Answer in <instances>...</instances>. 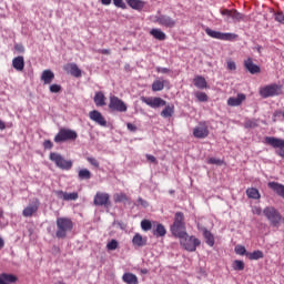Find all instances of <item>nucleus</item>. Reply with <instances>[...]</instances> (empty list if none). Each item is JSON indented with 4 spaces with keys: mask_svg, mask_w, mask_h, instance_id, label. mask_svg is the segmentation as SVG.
I'll use <instances>...</instances> for the list:
<instances>
[{
    "mask_svg": "<svg viewBox=\"0 0 284 284\" xmlns=\"http://www.w3.org/2000/svg\"><path fill=\"white\" fill-rule=\"evenodd\" d=\"M171 233L176 239H183V236L187 235V231H185V215L182 212L175 213Z\"/></svg>",
    "mask_w": 284,
    "mask_h": 284,
    "instance_id": "f257e3e1",
    "label": "nucleus"
},
{
    "mask_svg": "<svg viewBox=\"0 0 284 284\" xmlns=\"http://www.w3.org/2000/svg\"><path fill=\"white\" fill-rule=\"evenodd\" d=\"M263 214L267 219L268 223H271L272 227H281L284 223V216L281 215V212H278L274 206H266L263 210Z\"/></svg>",
    "mask_w": 284,
    "mask_h": 284,
    "instance_id": "f03ea898",
    "label": "nucleus"
},
{
    "mask_svg": "<svg viewBox=\"0 0 284 284\" xmlns=\"http://www.w3.org/2000/svg\"><path fill=\"white\" fill-rule=\"evenodd\" d=\"M72 227V220L68 217L57 219V239H65L68 236V231Z\"/></svg>",
    "mask_w": 284,
    "mask_h": 284,
    "instance_id": "7ed1b4c3",
    "label": "nucleus"
},
{
    "mask_svg": "<svg viewBox=\"0 0 284 284\" xmlns=\"http://www.w3.org/2000/svg\"><path fill=\"white\" fill-rule=\"evenodd\" d=\"M180 245H182L186 252H196V247L201 245V240L195 236H190L186 233V235L180 237Z\"/></svg>",
    "mask_w": 284,
    "mask_h": 284,
    "instance_id": "20e7f679",
    "label": "nucleus"
},
{
    "mask_svg": "<svg viewBox=\"0 0 284 284\" xmlns=\"http://www.w3.org/2000/svg\"><path fill=\"white\" fill-rule=\"evenodd\" d=\"M265 145H270L271 148H274L276 151L277 156H281L284 159V140L281 138H274V136H266L264 138Z\"/></svg>",
    "mask_w": 284,
    "mask_h": 284,
    "instance_id": "39448f33",
    "label": "nucleus"
},
{
    "mask_svg": "<svg viewBox=\"0 0 284 284\" xmlns=\"http://www.w3.org/2000/svg\"><path fill=\"white\" fill-rule=\"evenodd\" d=\"M205 33L207 37H211V39H219L220 41H236V39H239V34L236 33H223L210 28L205 29Z\"/></svg>",
    "mask_w": 284,
    "mask_h": 284,
    "instance_id": "423d86ee",
    "label": "nucleus"
},
{
    "mask_svg": "<svg viewBox=\"0 0 284 284\" xmlns=\"http://www.w3.org/2000/svg\"><path fill=\"white\" fill-rule=\"evenodd\" d=\"M109 110L111 112H128V104L116 95L109 98Z\"/></svg>",
    "mask_w": 284,
    "mask_h": 284,
    "instance_id": "0eeeda50",
    "label": "nucleus"
},
{
    "mask_svg": "<svg viewBox=\"0 0 284 284\" xmlns=\"http://www.w3.org/2000/svg\"><path fill=\"white\" fill-rule=\"evenodd\" d=\"M260 93L264 99L270 97H278L280 94H283V87L278 84L266 85L261 89Z\"/></svg>",
    "mask_w": 284,
    "mask_h": 284,
    "instance_id": "6e6552de",
    "label": "nucleus"
},
{
    "mask_svg": "<svg viewBox=\"0 0 284 284\" xmlns=\"http://www.w3.org/2000/svg\"><path fill=\"white\" fill-rule=\"evenodd\" d=\"M222 17H226L225 21L226 23H230V20H232L233 23H239V21H243L245 19V16L237 10H229V9H222L221 11Z\"/></svg>",
    "mask_w": 284,
    "mask_h": 284,
    "instance_id": "1a4fd4ad",
    "label": "nucleus"
},
{
    "mask_svg": "<svg viewBox=\"0 0 284 284\" xmlns=\"http://www.w3.org/2000/svg\"><path fill=\"white\" fill-rule=\"evenodd\" d=\"M49 159L55 163L57 168H60V170H70L72 168V161L64 160L59 153H50Z\"/></svg>",
    "mask_w": 284,
    "mask_h": 284,
    "instance_id": "9d476101",
    "label": "nucleus"
},
{
    "mask_svg": "<svg viewBox=\"0 0 284 284\" xmlns=\"http://www.w3.org/2000/svg\"><path fill=\"white\" fill-rule=\"evenodd\" d=\"M93 204L98 207H110V194L103 192H97L93 199Z\"/></svg>",
    "mask_w": 284,
    "mask_h": 284,
    "instance_id": "9b49d317",
    "label": "nucleus"
},
{
    "mask_svg": "<svg viewBox=\"0 0 284 284\" xmlns=\"http://www.w3.org/2000/svg\"><path fill=\"white\" fill-rule=\"evenodd\" d=\"M153 23H159V26H162L163 28H174L176 26V20L168 14H159L155 16Z\"/></svg>",
    "mask_w": 284,
    "mask_h": 284,
    "instance_id": "f8f14e48",
    "label": "nucleus"
},
{
    "mask_svg": "<svg viewBox=\"0 0 284 284\" xmlns=\"http://www.w3.org/2000/svg\"><path fill=\"white\" fill-rule=\"evenodd\" d=\"M142 103H145L149 105V108H153L156 110V108H163V105H166L168 102L161 98H152V97H141Z\"/></svg>",
    "mask_w": 284,
    "mask_h": 284,
    "instance_id": "ddd939ff",
    "label": "nucleus"
},
{
    "mask_svg": "<svg viewBox=\"0 0 284 284\" xmlns=\"http://www.w3.org/2000/svg\"><path fill=\"white\" fill-rule=\"evenodd\" d=\"M193 136L195 139H207L210 136V130L207 129V124L200 123L197 126L193 129Z\"/></svg>",
    "mask_w": 284,
    "mask_h": 284,
    "instance_id": "4468645a",
    "label": "nucleus"
},
{
    "mask_svg": "<svg viewBox=\"0 0 284 284\" xmlns=\"http://www.w3.org/2000/svg\"><path fill=\"white\" fill-rule=\"evenodd\" d=\"M39 205H40L39 199H36L33 201V203L29 204L28 206H26L23 209L22 215L26 219H30V216H34V214H37V212H39Z\"/></svg>",
    "mask_w": 284,
    "mask_h": 284,
    "instance_id": "2eb2a0df",
    "label": "nucleus"
},
{
    "mask_svg": "<svg viewBox=\"0 0 284 284\" xmlns=\"http://www.w3.org/2000/svg\"><path fill=\"white\" fill-rule=\"evenodd\" d=\"M89 119L91 121H94V123H98V125H101L102 128H105V125H108V121L98 110L90 111Z\"/></svg>",
    "mask_w": 284,
    "mask_h": 284,
    "instance_id": "dca6fc26",
    "label": "nucleus"
},
{
    "mask_svg": "<svg viewBox=\"0 0 284 284\" xmlns=\"http://www.w3.org/2000/svg\"><path fill=\"white\" fill-rule=\"evenodd\" d=\"M72 139V130L60 129L58 134L54 136V143H63Z\"/></svg>",
    "mask_w": 284,
    "mask_h": 284,
    "instance_id": "f3484780",
    "label": "nucleus"
},
{
    "mask_svg": "<svg viewBox=\"0 0 284 284\" xmlns=\"http://www.w3.org/2000/svg\"><path fill=\"white\" fill-rule=\"evenodd\" d=\"M12 68H14L17 72H23V69L26 68V60L23 59L22 55L13 58Z\"/></svg>",
    "mask_w": 284,
    "mask_h": 284,
    "instance_id": "a211bd4d",
    "label": "nucleus"
},
{
    "mask_svg": "<svg viewBox=\"0 0 284 284\" xmlns=\"http://www.w3.org/2000/svg\"><path fill=\"white\" fill-rule=\"evenodd\" d=\"M132 243L134 247H145L148 245V237H143V235L136 233L132 239Z\"/></svg>",
    "mask_w": 284,
    "mask_h": 284,
    "instance_id": "6ab92c4d",
    "label": "nucleus"
},
{
    "mask_svg": "<svg viewBox=\"0 0 284 284\" xmlns=\"http://www.w3.org/2000/svg\"><path fill=\"white\" fill-rule=\"evenodd\" d=\"M244 68H246L251 74H258V72H261V68L254 64L252 58L244 61Z\"/></svg>",
    "mask_w": 284,
    "mask_h": 284,
    "instance_id": "aec40b11",
    "label": "nucleus"
},
{
    "mask_svg": "<svg viewBox=\"0 0 284 284\" xmlns=\"http://www.w3.org/2000/svg\"><path fill=\"white\" fill-rule=\"evenodd\" d=\"M19 278L14 274L1 273L0 274V284H11L17 283Z\"/></svg>",
    "mask_w": 284,
    "mask_h": 284,
    "instance_id": "412c9836",
    "label": "nucleus"
},
{
    "mask_svg": "<svg viewBox=\"0 0 284 284\" xmlns=\"http://www.w3.org/2000/svg\"><path fill=\"white\" fill-rule=\"evenodd\" d=\"M41 81H43L44 85H50L54 81V72L50 69L44 70L41 74Z\"/></svg>",
    "mask_w": 284,
    "mask_h": 284,
    "instance_id": "4be33fe9",
    "label": "nucleus"
},
{
    "mask_svg": "<svg viewBox=\"0 0 284 284\" xmlns=\"http://www.w3.org/2000/svg\"><path fill=\"white\" fill-rule=\"evenodd\" d=\"M246 97L243 93H239L236 98H229L227 105H231L232 108H236L237 105H241L243 101H245Z\"/></svg>",
    "mask_w": 284,
    "mask_h": 284,
    "instance_id": "5701e85b",
    "label": "nucleus"
},
{
    "mask_svg": "<svg viewBox=\"0 0 284 284\" xmlns=\"http://www.w3.org/2000/svg\"><path fill=\"white\" fill-rule=\"evenodd\" d=\"M268 187L273 190V192H276L278 196H282L284 199V185L280 184L278 182H268Z\"/></svg>",
    "mask_w": 284,
    "mask_h": 284,
    "instance_id": "b1692460",
    "label": "nucleus"
},
{
    "mask_svg": "<svg viewBox=\"0 0 284 284\" xmlns=\"http://www.w3.org/2000/svg\"><path fill=\"white\" fill-rule=\"evenodd\" d=\"M128 6L132 8V10L141 11L143 8H145V1L142 0H125Z\"/></svg>",
    "mask_w": 284,
    "mask_h": 284,
    "instance_id": "393cba45",
    "label": "nucleus"
},
{
    "mask_svg": "<svg viewBox=\"0 0 284 284\" xmlns=\"http://www.w3.org/2000/svg\"><path fill=\"white\" fill-rule=\"evenodd\" d=\"M200 230L202 231L206 244H209L210 247H214V235L212 234V232L207 231L205 227H202Z\"/></svg>",
    "mask_w": 284,
    "mask_h": 284,
    "instance_id": "a878e982",
    "label": "nucleus"
},
{
    "mask_svg": "<svg viewBox=\"0 0 284 284\" xmlns=\"http://www.w3.org/2000/svg\"><path fill=\"white\" fill-rule=\"evenodd\" d=\"M105 94H103V92H97L94 98H93V101L97 105V108H103V105H105Z\"/></svg>",
    "mask_w": 284,
    "mask_h": 284,
    "instance_id": "bb28decb",
    "label": "nucleus"
},
{
    "mask_svg": "<svg viewBox=\"0 0 284 284\" xmlns=\"http://www.w3.org/2000/svg\"><path fill=\"white\" fill-rule=\"evenodd\" d=\"M150 34L158 41H165V39H168V36L165 34V32H163L161 29H152L150 31Z\"/></svg>",
    "mask_w": 284,
    "mask_h": 284,
    "instance_id": "cd10ccee",
    "label": "nucleus"
},
{
    "mask_svg": "<svg viewBox=\"0 0 284 284\" xmlns=\"http://www.w3.org/2000/svg\"><path fill=\"white\" fill-rule=\"evenodd\" d=\"M193 83L199 90H205V88H207V81L201 75L195 77Z\"/></svg>",
    "mask_w": 284,
    "mask_h": 284,
    "instance_id": "c85d7f7f",
    "label": "nucleus"
},
{
    "mask_svg": "<svg viewBox=\"0 0 284 284\" xmlns=\"http://www.w3.org/2000/svg\"><path fill=\"white\" fill-rule=\"evenodd\" d=\"M122 281L126 284H139V277L132 273H124Z\"/></svg>",
    "mask_w": 284,
    "mask_h": 284,
    "instance_id": "c756f323",
    "label": "nucleus"
},
{
    "mask_svg": "<svg viewBox=\"0 0 284 284\" xmlns=\"http://www.w3.org/2000/svg\"><path fill=\"white\" fill-rule=\"evenodd\" d=\"M80 181H90L92 179V172L88 169H81L78 173Z\"/></svg>",
    "mask_w": 284,
    "mask_h": 284,
    "instance_id": "7c9ffc66",
    "label": "nucleus"
},
{
    "mask_svg": "<svg viewBox=\"0 0 284 284\" xmlns=\"http://www.w3.org/2000/svg\"><path fill=\"white\" fill-rule=\"evenodd\" d=\"M165 88V81L164 80H155L152 84V91L153 92H161Z\"/></svg>",
    "mask_w": 284,
    "mask_h": 284,
    "instance_id": "2f4dec72",
    "label": "nucleus"
},
{
    "mask_svg": "<svg viewBox=\"0 0 284 284\" xmlns=\"http://www.w3.org/2000/svg\"><path fill=\"white\" fill-rule=\"evenodd\" d=\"M246 195L248 196V199H254V200L261 199V193L254 187L247 189Z\"/></svg>",
    "mask_w": 284,
    "mask_h": 284,
    "instance_id": "473e14b6",
    "label": "nucleus"
},
{
    "mask_svg": "<svg viewBox=\"0 0 284 284\" xmlns=\"http://www.w3.org/2000/svg\"><path fill=\"white\" fill-rule=\"evenodd\" d=\"M154 236H165L168 234V230L163 224H158L155 231L153 232Z\"/></svg>",
    "mask_w": 284,
    "mask_h": 284,
    "instance_id": "72a5a7b5",
    "label": "nucleus"
},
{
    "mask_svg": "<svg viewBox=\"0 0 284 284\" xmlns=\"http://www.w3.org/2000/svg\"><path fill=\"white\" fill-rule=\"evenodd\" d=\"M172 114H174V106H170L166 105L163 111L161 112V116H163V119H170V116H172Z\"/></svg>",
    "mask_w": 284,
    "mask_h": 284,
    "instance_id": "f704fd0d",
    "label": "nucleus"
},
{
    "mask_svg": "<svg viewBox=\"0 0 284 284\" xmlns=\"http://www.w3.org/2000/svg\"><path fill=\"white\" fill-rule=\"evenodd\" d=\"M246 256L250 261H258V258H263V253L261 251H254L253 253H246Z\"/></svg>",
    "mask_w": 284,
    "mask_h": 284,
    "instance_id": "c9c22d12",
    "label": "nucleus"
},
{
    "mask_svg": "<svg viewBox=\"0 0 284 284\" xmlns=\"http://www.w3.org/2000/svg\"><path fill=\"white\" fill-rule=\"evenodd\" d=\"M233 270H235L237 272H243V270H245V262H243L241 260H235L233 262Z\"/></svg>",
    "mask_w": 284,
    "mask_h": 284,
    "instance_id": "e433bc0d",
    "label": "nucleus"
},
{
    "mask_svg": "<svg viewBox=\"0 0 284 284\" xmlns=\"http://www.w3.org/2000/svg\"><path fill=\"white\" fill-rule=\"evenodd\" d=\"M57 196H58V199H62L63 201H72V193L57 191Z\"/></svg>",
    "mask_w": 284,
    "mask_h": 284,
    "instance_id": "4c0bfd02",
    "label": "nucleus"
},
{
    "mask_svg": "<svg viewBox=\"0 0 284 284\" xmlns=\"http://www.w3.org/2000/svg\"><path fill=\"white\" fill-rule=\"evenodd\" d=\"M118 248H119V241L111 240L110 242H108L106 250H109V252H114V250H118Z\"/></svg>",
    "mask_w": 284,
    "mask_h": 284,
    "instance_id": "58836bf2",
    "label": "nucleus"
},
{
    "mask_svg": "<svg viewBox=\"0 0 284 284\" xmlns=\"http://www.w3.org/2000/svg\"><path fill=\"white\" fill-rule=\"evenodd\" d=\"M113 199L115 203H123V201H128V195L125 193H116Z\"/></svg>",
    "mask_w": 284,
    "mask_h": 284,
    "instance_id": "ea45409f",
    "label": "nucleus"
},
{
    "mask_svg": "<svg viewBox=\"0 0 284 284\" xmlns=\"http://www.w3.org/2000/svg\"><path fill=\"white\" fill-rule=\"evenodd\" d=\"M141 227L143 232H150V230H152V222L150 220H142Z\"/></svg>",
    "mask_w": 284,
    "mask_h": 284,
    "instance_id": "a19ab883",
    "label": "nucleus"
},
{
    "mask_svg": "<svg viewBox=\"0 0 284 284\" xmlns=\"http://www.w3.org/2000/svg\"><path fill=\"white\" fill-rule=\"evenodd\" d=\"M195 97H196V99H197V101H200L201 103H205V102H207V94L205 93V92H196L195 93Z\"/></svg>",
    "mask_w": 284,
    "mask_h": 284,
    "instance_id": "79ce46f5",
    "label": "nucleus"
},
{
    "mask_svg": "<svg viewBox=\"0 0 284 284\" xmlns=\"http://www.w3.org/2000/svg\"><path fill=\"white\" fill-rule=\"evenodd\" d=\"M82 71L79 69L77 64H72V77H75L77 79L81 78Z\"/></svg>",
    "mask_w": 284,
    "mask_h": 284,
    "instance_id": "37998d69",
    "label": "nucleus"
},
{
    "mask_svg": "<svg viewBox=\"0 0 284 284\" xmlns=\"http://www.w3.org/2000/svg\"><path fill=\"white\" fill-rule=\"evenodd\" d=\"M235 253H237L240 256H245V254H247V250H245V246L243 245H236Z\"/></svg>",
    "mask_w": 284,
    "mask_h": 284,
    "instance_id": "c03bdc74",
    "label": "nucleus"
},
{
    "mask_svg": "<svg viewBox=\"0 0 284 284\" xmlns=\"http://www.w3.org/2000/svg\"><path fill=\"white\" fill-rule=\"evenodd\" d=\"M113 4L115 6V8H121L122 10L128 9V4H125L123 0H113Z\"/></svg>",
    "mask_w": 284,
    "mask_h": 284,
    "instance_id": "a18cd8bd",
    "label": "nucleus"
},
{
    "mask_svg": "<svg viewBox=\"0 0 284 284\" xmlns=\"http://www.w3.org/2000/svg\"><path fill=\"white\" fill-rule=\"evenodd\" d=\"M274 17H275V21H277V23L284 24V13L282 11L275 12Z\"/></svg>",
    "mask_w": 284,
    "mask_h": 284,
    "instance_id": "49530a36",
    "label": "nucleus"
},
{
    "mask_svg": "<svg viewBox=\"0 0 284 284\" xmlns=\"http://www.w3.org/2000/svg\"><path fill=\"white\" fill-rule=\"evenodd\" d=\"M49 90H50V92L52 94H57L58 92H61V85H59V84H51Z\"/></svg>",
    "mask_w": 284,
    "mask_h": 284,
    "instance_id": "de8ad7c7",
    "label": "nucleus"
},
{
    "mask_svg": "<svg viewBox=\"0 0 284 284\" xmlns=\"http://www.w3.org/2000/svg\"><path fill=\"white\" fill-rule=\"evenodd\" d=\"M87 161L93 165V168H99L100 163L99 160H97L95 158H87Z\"/></svg>",
    "mask_w": 284,
    "mask_h": 284,
    "instance_id": "09e8293b",
    "label": "nucleus"
},
{
    "mask_svg": "<svg viewBox=\"0 0 284 284\" xmlns=\"http://www.w3.org/2000/svg\"><path fill=\"white\" fill-rule=\"evenodd\" d=\"M226 65H227V70H230L231 72L236 70V62L232 61V60H229L226 62Z\"/></svg>",
    "mask_w": 284,
    "mask_h": 284,
    "instance_id": "8fccbe9b",
    "label": "nucleus"
},
{
    "mask_svg": "<svg viewBox=\"0 0 284 284\" xmlns=\"http://www.w3.org/2000/svg\"><path fill=\"white\" fill-rule=\"evenodd\" d=\"M43 148H44V150H52V148H54V144L52 143V141L45 140L43 142Z\"/></svg>",
    "mask_w": 284,
    "mask_h": 284,
    "instance_id": "3c124183",
    "label": "nucleus"
},
{
    "mask_svg": "<svg viewBox=\"0 0 284 284\" xmlns=\"http://www.w3.org/2000/svg\"><path fill=\"white\" fill-rule=\"evenodd\" d=\"M252 212L257 216H261V214H263V210H261V206H253Z\"/></svg>",
    "mask_w": 284,
    "mask_h": 284,
    "instance_id": "603ef678",
    "label": "nucleus"
},
{
    "mask_svg": "<svg viewBox=\"0 0 284 284\" xmlns=\"http://www.w3.org/2000/svg\"><path fill=\"white\" fill-rule=\"evenodd\" d=\"M209 163L211 165H221V160L220 159H215V158H211V159H209Z\"/></svg>",
    "mask_w": 284,
    "mask_h": 284,
    "instance_id": "864d4df0",
    "label": "nucleus"
},
{
    "mask_svg": "<svg viewBox=\"0 0 284 284\" xmlns=\"http://www.w3.org/2000/svg\"><path fill=\"white\" fill-rule=\"evenodd\" d=\"M156 72H160L161 74H169L170 69H168V68H162V67H158V68H156Z\"/></svg>",
    "mask_w": 284,
    "mask_h": 284,
    "instance_id": "5fc2aeb1",
    "label": "nucleus"
},
{
    "mask_svg": "<svg viewBox=\"0 0 284 284\" xmlns=\"http://www.w3.org/2000/svg\"><path fill=\"white\" fill-rule=\"evenodd\" d=\"M246 128H256V122L252 121V120H247L245 122Z\"/></svg>",
    "mask_w": 284,
    "mask_h": 284,
    "instance_id": "6e6d98bb",
    "label": "nucleus"
},
{
    "mask_svg": "<svg viewBox=\"0 0 284 284\" xmlns=\"http://www.w3.org/2000/svg\"><path fill=\"white\" fill-rule=\"evenodd\" d=\"M138 203H139V205H142V207H148V201H145L141 197L138 199Z\"/></svg>",
    "mask_w": 284,
    "mask_h": 284,
    "instance_id": "4d7b16f0",
    "label": "nucleus"
},
{
    "mask_svg": "<svg viewBox=\"0 0 284 284\" xmlns=\"http://www.w3.org/2000/svg\"><path fill=\"white\" fill-rule=\"evenodd\" d=\"M126 128H128V130H130V132H136V125H134L132 123H128Z\"/></svg>",
    "mask_w": 284,
    "mask_h": 284,
    "instance_id": "13d9d810",
    "label": "nucleus"
},
{
    "mask_svg": "<svg viewBox=\"0 0 284 284\" xmlns=\"http://www.w3.org/2000/svg\"><path fill=\"white\" fill-rule=\"evenodd\" d=\"M146 159H148L151 163H158L156 158H155L154 155L146 154Z\"/></svg>",
    "mask_w": 284,
    "mask_h": 284,
    "instance_id": "bf43d9fd",
    "label": "nucleus"
},
{
    "mask_svg": "<svg viewBox=\"0 0 284 284\" xmlns=\"http://www.w3.org/2000/svg\"><path fill=\"white\" fill-rule=\"evenodd\" d=\"M14 49L17 50V52H24V48L22 47V44H16Z\"/></svg>",
    "mask_w": 284,
    "mask_h": 284,
    "instance_id": "052dcab7",
    "label": "nucleus"
},
{
    "mask_svg": "<svg viewBox=\"0 0 284 284\" xmlns=\"http://www.w3.org/2000/svg\"><path fill=\"white\" fill-rule=\"evenodd\" d=\"M113 225H119V227L121 230H125V224L121 223V222H114Z\"/></svg>",
    "mask_w": 284,
    "mask_h": 284,
    "instance_id": "680f3d73",
    "label": "nucleus"
},
{
    "mask_svg": "<svg viewBox=\"0 0 284 284\" xmlns=\"http://www.w3.org/2000/svg\"><path fill=\"white\" fill-rule=\"evenodd\" d=\"M102 6H110L112 3V0H100Z\"/></svg>",
    "mask_w": 284,
    "mask_h": 284,
    "instance_id": "e2e57ef3",
    "label": "nucleus"
},
{
    "mask_svg": "<svg viewBox=\"0 0 284 284\" xmlns=\"http://www.w3.org/2000/svg\"><path fill=\"white\" fill-rule=\"evenodd\" d=\"M6 247V241H3L2 237H0V250H3Z\"/></svg>",
    "mask_w": 284,
    "mask_h": 284,
    "instance_id": "0e129e2a",
    "label": "nucleus"
},
{
    "mask_svg": "<svg viewBox=\"0 0 284 284\" xmlns=\"http://www.w3.org/2000/svg\"><path fill=\"white\" fill-rule=\"evenodd\" d=\"M0 130H6V122L0 120Z\"/></svg>",
    "mask_w": 284,
    "mask_h": 284,
    "instance_id": "69168bd1",
    "label": "nucleus"
},
{
    "mask_svg": "<svg viewBox=\"0 0 284 284\" xmlns=\"http://www.w3.org/2000/svg\"><path fill=\"white\" fill-rule=\"evenodd\" d=\"M254 50H256V52H258V54H261V50H263V47L257 45V47L254 48Z\"/></svg>",
    "mask_w": 284,
    "mask_h": 284,
    "instance_id": "338daca9",
    "label": "nucleus"
},
{
    "mask_svg": "<svg viewBox=\"0 0 284 284\" xmlns=\"http://www.w3.org/2000/svg\"><path fill=\"white\" fill-rule=\"evenodd\" d=\"M101 54H110V50L109 49H103V50H101Z\"/></svg>",
    "mask_w": 284,
    "mask_h": 284,
    "instance_id": "774afa93",
    "label": "nucleus"
}]
</instances>
